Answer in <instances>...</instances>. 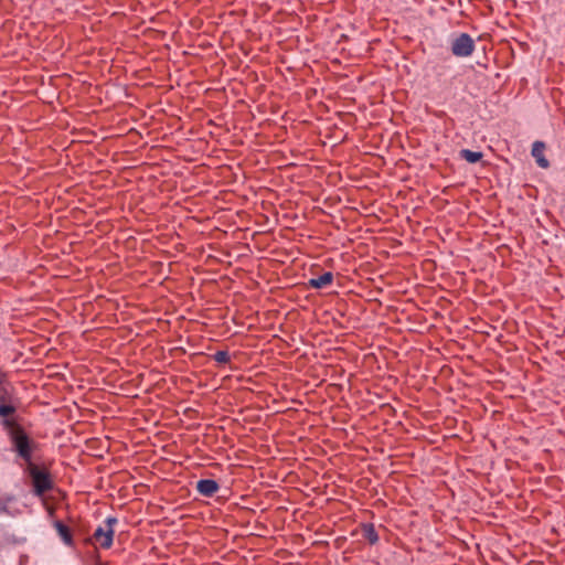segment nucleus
Masks as SVG:
<instances>
[{
    "label": "nucleus",
    "mask_w": 565,
    "mask_h": 565,
    "mask_svg": "<svg viewBox=\"0 0 565 565\" xmlns=\"http://www.w3.org/2000/svg\"><path fill=\"white\" fill-rule=\"evenodd\" d=\"M10 440L18 457L21 458L28 465V467H30V463H33L32 455L36 449V443L32 440L25 430L20 426L15 427L10 433Z\"/></svg>",
    "instance_id": "1"
},
{
    "label": "nucleus",
    "mask_w": 565,
    "mask_h": 565,
    "mask_svg": "<svg viewBox=\"0 0 565 565\" xmlns=\"http://www.w3.org/2000/svg\"><path fill=\"white\" fill-rule=\"evenodd\" d=\"M26 472L32 481V491L36 497H43L54 488V481L47 469H40L35 463L26 467Z\"/></svg>",
    "instance_id": "2"
},
{
    "label": "nucleus",
    "mask_w": 565,
    "mask_h": 565,
    "mask_svg": "<svg viewBox=\"0 0 565 565\" xmlns=\"http://www.w3.org/2000/svg\"><path fill=\"white\" fill-rule=\"evenodd\" d=\"M118 523L116 516H108L104 521L103 525L95 529L93 535L88 539V543L98 546L103 550H108L113 546L115 529L114 526Z\"/></svg>",
    "instance_id": "3"
},
{
    "label": "nucleus",
    "mask_w": 565,
    "mask_h": 565,
    "mask_svg": "<svg viewBox=\"0 0 565 565\" xmlns=\"http://www.w3.org/2000/svg\"><path fill=\"white\" fill-rule=\"evenodd\" d=\"M476 44L468 33H460L451 40V53L457 57H468L475 51Z\"/></svg>",
    "instance_id": "4"
},
{
    "label": "nucleus",
    "mask_w": 565,
    "mask_h": 565,
    "mask_svg": "<svg viewBox=\"0 0 565 565\" xmlns=\"http://www.w3.org/2000/svg\"><path fill=\"white\" fill-rule=\"evenodd\" d=\"M545 148L546 146L543 141L536 140L533 142L531 150V154L534 158L536 164L542 169H547L550 167V161L544 154Z\"/></svg>",
    "instance_id": "5"
},
{
    "label": "nucleus",
    "mask_w": 565,
    "mask_h": 565,
    "mask_svg": "<svg viewBox=\"0 0 565 565\" xmlns=\"http://www.w3.org/2000/svg\"><path fill=\"white\" fill-rule=\"evenodd\" d=\"M220 489V484L213 479H201L196 482L198 492L206 498H212Z\"/></svg>",
    "instance_id": "6"
},
{
    "label": "nucleus",
    "mask_w": 565,
    "mask_h": 565,
    "mask_svg": "<svg viewBox=\"0 0 565 565\" xmlns=\"http://www.w3.org/2000/svg\"><path fill=\"white\" fill-rule=\"evenodd\" d=\"M333 281V274L331 271H326L321 276L309 279V286L315 289H321L329 285H331Z\"/></svg>",
    "instance_id": "7"
},
{
    "label": "nucleus",
    "mask_w": 565,
    "mask_h": 565,
    "mask_svg": "<svg viewBox=\"0 0 565 565\" xmlns=\"http://www.w3.org/2000/svg\"><path fill=\"white\" fill-rule=\"evenodd\" d=\"M54 527L56 529V531H57L60 537L62 539V541L67 546H73L74 541H73V536H72L70 527L67 525H65L63 522H61V521H56L55 524H54Z\"/></svg>",
    "instance_id": "8"
},
{
    "label": "nucleus",
    "mask_w": 565,
    "mask_h": 565,
    "mask_svg": "<svg viewBox=\"0 0 565 565\" xmlns=\"http://www.w3.org/2000/svg\"><path fill=\"white\" fill-rule=\"evenodd\" d=\"M362 535L371 545L379 542V534L373 523L362 524Z\"/></svg>",
    "instance_id": "9"
},
{
    "label": "nucleus",
    "mask_w": 565,
    "mask_h": 565,
    "mask_svg": "<svg viewBox=\"0 0 565 565\" xmlns=\"http://www.w3.org/2000/svg\"><path fill=\"white\" fill-rule=\"evenodd\" d=\"M461 159H465L469 163H476L482 159V152L472 151L469 149H461L459 152Z\"/></svg>",
    "instance_id": "10"
},
{
    "label": "nucleus",
    "mask_w": 565,
    "mask_h": 565,
    "mask_svg": "<svg viewBox=\"0 0 565 565\" xmlns=\"http://www.w3.org/2000/svg\"><path fill=\"white\" fill-rule=\"evenodd\" d=\"M213 360L217 362L218 364H226L231 361L230 353L225 350L216 351L213 354Z\"/></svg>",
    "instance_id": "11"
},
{
    "label": "nucleus",
    "mask_w": 565,
    "mask_h": 565,
    "mask_svg": "<svg viewBox=\"0 0 565 565\" xmlns=\"http://www.w3.org/2000/svg\"><path fill=\"white\" fill-rule=\"evenodd\" d=\"M15 413V407L10 404H0V417H8Z\"/></svg>",
    "instance_id": "12"
},
{
    "label": "nucleus",
    "mask_w": 565,
    "mask_h": 565,
    "mask_svg": "<svg viewBox=\"0 0 565 565\" xmlns=\"http://www.w3.org/2000/svg\"><path fill=\"white\" fill-rule=\"evenodd\" d=\"M11 502V498H1L0 497V514H7L8 513V505Z\"/></svg>",
    "instance_id": "13"
},
{
    "label": "nucleus",
    "mask_w": 565,
    "mask_h": 565,
    "mask_svg": "<svg viewBox=\"0 0 565 565\" xmlns=\"http://www.w3.org/2000/svg\"><path fill=\"white\" fill-rule=\"evenodd\" d=\"M4 425H6V426H12V425H13V423H12L11 420H9V419H6V420H4Z\"/></svg>",
    "instance_id": "14"
}]
</instances>
